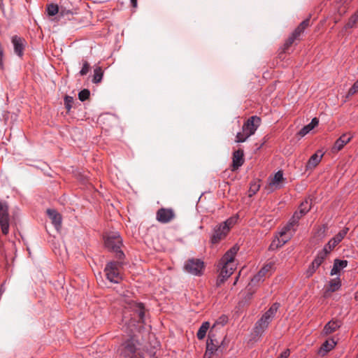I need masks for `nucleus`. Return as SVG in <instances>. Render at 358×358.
Segmentation results:
<instances>
[{"instance_id":"1","label":"nucleus","mask_w":358,"mask_h":358,"mask_svg":"<svg viewBox=\"0 0 358 358\" xmlns=\"http://www.w3.org/2000/svg\"><path fill=\"white\" fill-rule=\"evenodd\" d=\"M128 308L133 313L129 322V327H134L130 331L133 334L129 338L123 342L118 348V354L124 358H143L141 349V344L136 338L135 331L137 329L136 322L145 323V308L142 303L131 301L128 303Z\"/></svg>"},{"instance_id":"2","label":"nucleus","mask_w":358,"mask_h":358,"mask_svg":"<svg viewBox=\"0 0 358 358\" xmlns=\"http://www.w3.org/2000/svg\"><path fill=\"white\" fill-rule=\"evenodd\" d=\"M105 246L109 250L115 253V257L120 260L124 257V252L121 250L122 239L118 232H110L105 238Z\"/></svg>"},{"instance_id":"3","label":"nucleus","mask_w":358,"mask_h":358,"mask_svg":"<svg viewBox=\"0 0 358 358\" xmlns=\"http://www.w3.org/2000/svg\"><path fill=\"white\" fill-rule=\"evenodd\" d=\"M236 219L230 217L226 221L215 227L213 234L210 238L211 243L216 244L227 235L229 229L235 224Z\"/></svg>"},{"instance_id":"4","label":"nucleus","mask_w":358,"mask_h":358,"mask_svg":"<svg viewBox=\"0 0 358 358\" xmlns=\"http://www.w3.org/2000/svg\"><path fill=\"white\" fill-rule=\"evenodd\" d=\"M9 207L6 201H0V227L3 235L9 233L10 215Z\"/></svg>"},{"instance_id":"5","label":"nucleus","mask_w":358,"mask_h":358,"mask_svg":"<svg viewBox=\"0 0 358 358\" xmlns=\"http://www.w3.org/2000/svg\"><path fill=\"white\" fill-rule=\"evenodd\" d=\"M122 263L120 262H110L107 264L104 271L107 279L114 283H118L122 279L120 273L119 268L121 266Z\"/></svg>"},{"instance_id":"6","label":"nucleus","mask_w":358,"mask_h":358,"mask_svg":"<svg viewBox=\"0 0 358 358\" xmlns=\"http://www.w3.org/2000/svg\"><path fill=\"white\" fill-rule=\"evenodd\" d=\"M204 267L203 262L199 259H189L184 266L185 271L194 275H201Z\"/></svg>"},{"instance_id":"7","label":"nucleus","mask_w":358,"mask_h":358,"mask_svg":"<svg viewBox=\"0 0 358 358\" xmlns=\"http://www.w3.org/2000/svg\"><path fill=\"white\" fill-rule=\"evenodd\" d=\"M260 122V117L256 115L252 116L243 124L242 130L247 134L248 136H251L259 127Z\"/></svg>"},{"instance_id":"8","label":"nucleus","mask_w":358,"mask_h":358,"mask_svg":"<svg viewBox=\"0 0 358 358\" xmlns=\"http://www.w3.org/2000/svg\"><path fill=\"white\" fill-rule=\"evenodd\" d=\"M175 213L171 208H162L159 209L156 214V218L161 223H168L173 220Z\"/></svg>"},{"instance_id":"9","label":"nucleus","mask_w":358,"mask_h":358,"mask_svg":"<svg viewBox=\"0 0 358 358\" xmlns=\"http://www.w3.org/2000/svg\"><path fill=\"white\" fill-rule=\"evenodd\" d=\"M222 268L220 273L217 280V286H220L234 272L236 269L235 265L221 264Z\"/></svg>"},{"instance_id":"10","label":"nucleus","mask_w":358,"mask_h":358,"mask_svg":"<svg viewBox=\"0 0 358 358\" xmlns=\"http://www.w3.org/2000/svg\"><path fill=\"white\" fill-rule=\"evenodd\" d=\"M239 250V246L234 245L229 250H228L220 259V264H231L235 265L234 263L235 257Z\"/></svg>"},{"instance_id":"11","label":"nucleus","mask_w":358,"mask_h":358,"mask_svg":"<svg viewBox=\"0 0 358 358\" xmlns=\"http://www.w3.org/2000/svg\"><path fill=\"white\" fill-rule=\"evenodd\" d=\"M222 351L221 345H217V343H215L211 333H209L208 338L206 342V350L204 355L206 358H210L214 352Z\"/></svg>"},{"instance_id":"12","label":"nucleus","mask_w":358,"mask_h":358,"mask_svg":"<svg viewBox=\"0 0 358 358\" xmlns=\"http://www.w3.org/2000/svg\"><path fill=\"white\" fill-rule=\"evenodd\" d=\"M11 42L13 45L15 53L17 56L22 57L26 43L25 40L15 35L12 37Z\"/></svg>"},{"instance_id":"13","label":"nucleus","mask_w":358,"mask_h":358,"mask_svg":"<svg viewBox=\"0 0 358 358\" xmlns=\"http://www.w3.org/2000/svg\"><path fill=\"white\" fill-rule=\"evenodd\" d=\"M296 225V223L290 220V221L278 232L279 236L287 237V240L289 241L296 231L295 226Z\"/></svg>"},{"instance_id":"14","label":"nucleus","mask_w":358,"mask_h":358,"mask_svg":"<svg viewBox=\"0 0 358 358\" xmlns=\"http://www.w3.org/2000/svg\"><path fill=\"white\" fill-rule=\"evenodd\" d=\"M47 214L51 220L52 224L58 231L62 227V217L61 214L55 209H48Z\"/></svg>"},{"instance_id":"15","label":"nucleus","mask_w":358,"mask_h":358,"mask_svg":"<svg viewBox=\"0 0 358 358\" xmlns=\"http://www.w3.org/2000/svg\"><path fill=\"white\" fill-rule=\"evenodd\" d=\"M352 136L349 134H343L335 142L331 148L332 152H337L340 151L345 145L350 141Z\"/></svg>"},{"instance_id":"16","label":"nucleus","mask_w":358,"mask_h":358,"mask_svg":"<svg viewBox=\"0 0 358 358\" xmlns=\"http://www.w3.org/2000/svg\"><path fill=\"white\" fill-rule=\"evenodd\" d=\"M244 154L242 150H238L234 152L232 158L233 170L238 169L244 163Z\"/></svg>"},{"instance_id":"17","label":"nucleus","mask_w":358,"mask_h":358,"mask_svg":"<svg viewBox=\"0 0 358 358\" xmlns=\"http://www.w3.org/2000/svg\"><path fill=\"white\" fill-rule=\"evenodd\" d=\"M336 345L333 338L328 339L321 345L317 351V354L322 357L324 356L327 352L331 351Z\"/></svg>"},{"instance_id":"18","label":"nucleus","mask_w":358,"mask_h":358,"mask_svg":"<svg viewBox=\"0 0 358 358\" xmlns=\"http://www.w3.org/2000/svg\"><path fill=\"white\" fill-rule=\"evenodd\" d=\"M341 287V282L338 278L332 279L329 282V286L326 289L324 296V297H329L331 292H336Z\"/></svg>"},{"instance_id":"19","label":"nucleus","mask_w":358,"mask_h":358,"mask_svg":"<svg viewBox=\"0 0 358 358\" xmlns=\"http://www.w3.org/2000/svg\"><path fill=\"white\" fill-rule=\"evenodd\" d=\"M271 321L266 320L265 317H262L255 324V334L258 336L262 335L264 331L268 328Z\"/></svg>"},{"instance_id":"20","label":"nucleus","mask_w":358,"mask_h":358,"mask_svg":"<svg viewBox=\"0 0 358 358\" xmlns=\"http://www.w3.org/2000/svg\"><path fill=\"white\" fill-rule=\"evenodd\" d=\"M323 157V153L321 151H317L316 153L313 155L306 164L307 169H314L321 161Z\"/></svg>"},{"instance_id":"21","label":"nucleus","mask_w":358,"mask_h":358,"mask_svg":"<svg viewBox=\"0 0 358 358\" xmlns=\"http://www.w3.org/2000/svg\"><path fill=\"white\" fill-rule=\"evenodd\" d=\"M348 266L347 260H341L338 259H336L334 262L333 268L331 270L330 274L331 275H335L338 274L340 271Z\"/></svg>"},{"instance_id":"22","label":"nucleus","mask_w":358,"mask_h":358,"mask_svg":"<svg viewBox=\"0 0 358 358\" xmlns=\"http://www.w3.org/2000/svg\"><path fill=\"white\" fill-rule=\"evenodd\" d=\"M319 123V120L317 117H314L312 119L311 122L304 126L299 132L298 135L301 137H303L306 134H308L312 129H313Z\"/></svg>"},{"instance_id":"23","label":"nucleus","mask_w":358,"mask_h":358,"mask_svg":"<svg viewBox=\"0 0 358 358\" xmlns=\"http://www.w3.org/2000/svg\"><path fill=\"white\" fill-rule=\"evenodd\" d=\"M341 325V322L339 320L329 321L324 327L323 331L325 335L333 333Z\"/></svg>"},{"instance_id":"24","label":"nucleus","mask_w":358,"mask_h":358,"mask_svg":"<svg viewBox=\"0 0 358 358\" xmlns=\"http://www.w3.org/2000/svg\"><path fill=\"white\" fill-rule=\"evenodd\" d=\"M283 173L282 171H278L270 179L269 185L274 187L275 189H279L281 187L280 183L283 180Z\"/></svg>"},{"instance_id":"25","label":"nucleus","mask_w":358,"mask_h":358,"mask_svg":"<svg viewBox=\"0 0 358 358\" xmlns=\"http://www.w3.org/2000/svg\"><path fill=\"white\" fill-rule=\"evenodd\" d=\"M289 241L287 240V237L284 236H276L271 243L269 246L270 250H275L280 247H282L287 242Z\"/></svg>"},{"instance_id":"26","label":"nucleus","mask_w":358,"mask_h":358,"mask_svg":"<svg viewBox=\"0 0 358 358\" xmlns=\"http://www.w3.org/2000/svg\"><path fill=\"white\" fill-rule=\"evenodd\" d=\"M279 307V303H274L262 316L271 322L273 318L275 317Z\"/></svg>"},{"instance_id":"27","label":"nucleus","mask_w":358,"mask_h":358,"mask_svg":"<svg viewBox=\"0 0 358 358\" xmlns=\"http://www.w3.org/2000/svg\"><path fill=\"white\" fill-rule=\"evenodd\" d=\"M210 327V322H204L202 323L201 327H199L196 336L199 340H202L205 338L206 335V332L208 330Z\"/></svg>"},{"instance_id":"28","label":"nucleus","mask_w":358,"mask_h":358,"mask_svg":"<svg viewBox=\"0 0 358 358\" xmlns=\"http://www.w3.org/2000/svg\"><path fill=\"white\" fill-rule=\"evenodd\" d=\"M327 255H326V252H322L321 250L318 252L317 256L313 261V264L316 266L317 268L323 263L324 259L327 258Z\"/></svg>"},{"instance_id":"29","label":"nucleus","mask_w":358,"mask_h":358,"mask_svg":"<svg viewBox=\"0 0 358 358\" xmlns=\"http://www.w3.org/2000/svg\"><path fill=\"white\" fill-rule=\"evenodd\" d=\"M73 14H74V13L71 10L67 9L62 6H59V17H66V20H71V18L73 15Z\"/></svg>"},{"instance_id":"30","label":"nucleus","mask_w":358,"mask_h":358,"mask_svg":"<svg viewBox=\"0 0 358 358\" xmlns=\"http://www.w3.org/2000/svg\"><path fill=\"white\" fill-rule=\"evenodd\" d=\"M257 287L252 285V283H249L246 287V294L245 296V301H249L252 299L253 294L256 292Z\"/></svg>"},{"instance_id":"31","label":"nucleus","mask_w":358,"mask_h":358,"mask_svg":"<svg viewBox=\"0 0 358 358\" xmlns=\"http://www.w3.org/2000/svg\"><path fill=\"white\" fill-rule=\"evenodd\" d=\"M47 13L49 16H55L59 12V6L57 4L51 3L47 6Z\"/></svg>"},{"instance_id":"32","label":"nucleus","mask_w":358,"mask_h":358,"mask_svg":"<svg viewBox=\"0 0 358 358\" xmlns=\"http://www.w3.org/2000/svg\"><path fill=\"white\" fill-rule=\"evenodd\" d=\"M310 208L311 205L309 201L305 200L303 201L299 207V210H300L301 213L300 215H306L310 210Z\"/></svg>"},{"instance_id":"33","label":"nucleus","mask_w":358,"mask_h":358,"mask_svg":"<svg viewBox=\"0 0 358 358\" xmlns=\"http://www.w3.org/2000/svg\"><path fill=\"white\" fill-rule=\"evenodd\" d=\"M103 77V71L101 67H96L94 70V76L92 82L94 83H99L101 81Z\"/></svg>"},{"instance_id":"34","label":"nucleus","mask_w":358,"mask_h":358,"mask_svg":"<svg viewBox=\"0 0 358 358\" xmlns=\"http://www.w3.org/2000/svg\"><path fill=\"white\" fill-rule=\"evenodd\" d=\"M358 22V13L355 12L349 19L348 23L345 24V29L353 28Z\"/></svg>"},{"instance_id":"35","label":"nucleus","mask_w":358,"mask_h":358,"mask_svg":"<svg viewBox=\"0 0 358 358\" xmlns=\"http://www.w3.org/2000/svg\"><path fill=\"white\" fill-rule=\"evenodd\" d=\"M273 264L272 262H270L268 264H266V265H264L261 269L260 271H259V273L260 274H262V275L265 278L266 274L268 273L273 268Z\"/></svg>"},{"instance_id":"36","label":"nucleus","mask_w":358,"mask_h":358,"mask_svg":"<svg viewBox=\"0 0 358 358\" xmlns=\"http://www.w3.org/2000/svg\"><path fill=\"white\" fill-rule=\"evenodd\" d=\"M249 137L250 136H248L247 134L242 130L241 132L237 133L235 141L236 143H243L245 142Z\"/></svg>"},{"instance_id":"37","label":"nucleus","mask_w":358,"mask_h":358,"mask_svg":"<svg viewBox=\"0 0 358 358\" xmlns=\"http://www.w3.org/2000/svg\"><path fill=\"white\" fill-rule=\"evenodd\" d=\"M90 94V91L87 89H84L78 93V98L81 101H85L89 98Z\"/></svg>"},{"instance_id":"38","label":"nucleus","mask_w":358,"mask_h":358,"mask_svg":"<svg viewBox=\"0 0 358 358\" xmlns=\"http://www.w3.org/2000/svg\"><path fill=\"white\" fill-rule=\"evenodd\" d=\"M264 278L259 272L252 278L250 283H252V285L257 287V284L261 281H263Z\"/></svg>"},{"instance_id":"39","label":"nucleus","mask_w":358,"mask_h":358,"mask_svg":"<svg viewBox=\"0 0 358 358\" xmlns=\"http://www.w3.org/2000/svg\"><path fill=\"white\" fill-rule=\"evenodd\" d=\"M317 268H318L316 266H315L313 263H311V264L309 266V267L308 268V269L306 271V277L307 278L311 277Z\"/></svg>"},{"instance_id":"40","label":"nucleus","mask_w":358,"mask_h":358,"mask_svg":"<svg viewBox=\"0 0 358 358\" xmlns=\"http://www.w3.org/2000/svg\"><path fill=\"white\" fill-rule=\"evenodd\" d=\"M296 39L297 38L293 34H292V36L289 37V38L286 41L284 45V50H287Z\"/></svg>"},{"instance_id":"41","label":"nucleus","mask_w":358,"mask_h":358,"mask_svg":"<svg viewBox=\"0 0 358 358\" xmlns=\"http://www.w3.org/2000/svg\"><path fill=\"white\" fill-rule=\"evenodd\" d=\"M90 68L89 63L87 61L83 62V67L79 73L80 75L82 76H85L89 72Z\"/></svg>"},{"instance_id":"42","label":"nucleus","mask_w":358,"mask_h":358,"mask_svg":"<svg viewBox=\"0 0 358 358\" xmlns=\"http://www.w3.org/2000/svg\"><path fill=\"white\" fill-rule=\"evenodd\" d=\"M73 101V99L72 96H66L64 98V105L67 110H70L72 106V103Z\"/></svg>"},{"instance_id":"43","label":"nucleus","mask_w":358,"mask_h":358,"mask_svg":"<svg viewBox=\"0 0 358 358\" xmlns=\"http://www.w3.org/2000/svg\"><path fill=\"white\" fill-rule=\"evenodd\" d=\"M335 248L334 243L331 241H329L321 250L322 252H326V255H328L331 251Z\"/></svg>"},{"instance_id":"44","label":"nucleus","mask_w":358,"mask_h":358,"mask_svg":"<svg viewBox=\"0 0 358 358\" xmlns=\"http://www.w3.org/2000/svg\"><path fill=\"white\" fill-rule=\"evenodd\" d=\"M358 92V80L353 84L348 91V95L352 96Z\"/></svg>"},{"instance_id":"45","label":"nucleus","mask_w":358,"mask_h":358,"mask_svg":"<svg viewBox=\"0 0 358 358\" xmlns=\"http://www.w3.org/2000/svg\"><path fill=\"white\" fill-rule=\"evenodd\" d=\"M301 213H300V210L298 209V210H296L292 217V220L294 221L295 223H298V221L301 219V217H303V215H300Z\"/></svg>"},{"instance_id":"46","label":"nucleus","mask_w":358,"mask_h":358,"mask_svg":"<svg viewBox=\"0 0 358 358\" xmlns=\"http://www.w3.org/2000/svg\"><path fill=\"white\" fill-rule=\"evenodd\" d=\"M305 29H303L302 26L299 25L296 29L294 31L292 34L295 36L297 38L299 37L301 33L303 32Z\"/></svg>"},{"instance_id":"47","label":"nucleus","mask_w":358,"mask_h":358,"mask_svg":"<svg viewBox=\"0 0 358 358\" xmlns=\"http://www.w3.org/2000/svg\"><path fill=\"white\" fill-rule=\"evenodd\" d=\"M347 232H348V229H343V230L341 231L335 236L336 237L337 239H338L339 241H341L343 239V238L345 236V235L347 234Z\"/></svg>"},{"instance_id":"48","label":"nucleus","mask_w":358,"mask_h":358,"mask_svg":"<svg viewBox=\"0 0 358 358\" xmlns=\"http://www.w3.org/2000/svg\"><path fill=\"white\" fill-rule=\"evenodd\" d=\"M290 351L289 349H286L285 351H283L280 356L278 358H288L289 356Z\"/></svg>"},{"instance_id":"49","label":"nucleus","mask_w":358,"mask_h":358,"mask_svg":"<svg viewBox=\"0 0 358 358\" xmlns=\"http://www.w3.org/2000/svg\"><path fill=\"white\" fill-rule=\"evenodd\" d=\"M299 25L302 26L303 29H305L309 25V19L303 20Z\"/></svg>"},{"instance_id":"50","label":"nucleus","mask_w":358,"mask_h":358,"mask_svg":"<svg viewBox=\"0 0 358 358\" xmlns=\"http://www.w3.org/2000/svg\"><path fill=\"white\" fill-rule=\"evenodd\" d=\"M330 241H331L332 243H334V246L336 247L340 242L341 241H339L338 239L336 238V236H334V238H332Z\"/></svg>"},{"instance_id":"51","label":"nucleus","mask_w":358,"mask_h":358,"mask_svg":"<svg viewBox=\"0 0 358 358\" xmlns=\"http://www.w3.org/2000/svg\"><path fill=\"white\" fill-rule=\"evenodd\" d=\"M131 3L133 7L137 6V0H131Z\"/></svg>"},{"instance_id":"52","label":"nucleus","mask_w":358,"mask_h":358,"mask_svg":"<svg viewBox=\"0 0 358 358\" xmlns=\"http://www.w3.org/2000/svg\"><path fill=\"white\" fill-rule=\"evenodd\" d=\"M259 187H255V189H252V187H250V192H252V194H255L256 192L258 190Z\"/></svg>"},{"instance_id":"53","label":"nucleus","mask_w":358,"mask_h":358,"mask_svg":"<svg viewBox=\"0 0 358 358\" xmlns=\"http://www.w3.org/2000/svg\"><path fill=\"white\" fill-rule=\"evenodd\" d=\"M238 276L236 277L234 282V285H236V282L238 281Z\"/></svg>"},{"instance_id":"54","label":"nucleus","mask_w":358,"mask_h":358,"mask_svg":"<svg viewBox=\"0 0 358 358\" xmlns=\"http://www.w3.org/2000/svg\"><path fill=\"white\" fill-rule=\"evenodd\" d=\"M0 292H3V289H1V287L0 288Z\"/></svg>"},{"instance_id":"55","label":"nucleus","mask_w":358,"mask_h":358,"mask_svg":"<svg viewBox=\"0 0 358 358\" xmlns=\"http://www.w3.org/2000/svg\"><path fill=\"white\" fill-rule=\"evenodd\" d=\"M0 292H3V289H1V287L0 288Z\"/></svg>"},{"instance_id":"56","label":"nucleus","mask_w":358,"mask_h":358,"mask_svg":"<svg viewBox=\"0 0 358 358\" xmlns=\"http://www.w3.org/2000/svg\"><path fill=\"white\" fill-rule=\"evenodd\" d=\"M356 12L358 13V10Z\"/></svg>"},{"instance_id":"57","label":"nucleus","mask_w":358,"mask_h":358,"mask_svg":"<svg viewBox=\"0 0 358 358\" xmlns=\"http://www.w3.org/2000/svg\"><path fill=\"white\" fill-rule=\"evenodd\" d=\"M358 358V357H357Z\"/></svg>"}]
</instances>
